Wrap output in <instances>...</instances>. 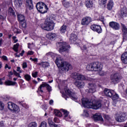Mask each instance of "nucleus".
I'll return each instance as SVG.
<instances>
[{"label":"nucleus","instance_id":"f257e3e1","mask_svg":"<svg viewBox=\"0 0 127 127\" xmlns=\"http://www.w3.org/2000/svg\"><path fill=\"white\" fill-rule=\"evenodd\" d=\"M82 105L84 108L93 109V110H99L102 108V103L100 101L95 100H89L87 98H83L81 100Z\"/></svg>","mask_w":127,"mask_h":127},{"label":"nucleus","instance_id":"f03ea898","mask_svg":"<svg viewBox=\"0 0 127 127\" xmlns=\"http://www.w3.org/2000/svg\"><path fill=\"white\" fill-rule=\"evenodd\" d=\"M55 63L59 70L62 71V72H68L69 69L71 70L72 69V65L67 62L63 61V58L60 55L56 58Z\"/></svg>","mask_w":127,"mask_h":127},{"label":"nucleus","instance_id":"7ed1b4c3","mask_svg":"<svg viewBox=\"0 0 127 127\" xmlns=\"http://www.w3.org/2000/svg\"><path fill=\"white\" fill-rule=\"evenodd\" d=\"M102 68L103 65L101 64V63L98 62L92 63L86 66V70L88 71H97L100 76H105L106 73L102 70Z\"/></svg>","mask_w":127,"mask_h":127},{"label":"nucleus","instance_id":"20e7f679","mask_svg":"<svg viewBox=\"0 0 127 127\" xmlns=\"http://www.w3.org/2000/svg\"><path fill=\"white\" fill-rule=\"evenodd\" d=\"M54 26H55L54 22H53L50 18H47L46 19L44 23L41 25V28L44 30L50 31L54 29Z\"/></svg>","mask_w":127,"mask_h":127},{"label":"nucleus","instance_id":"39448f33","mask_svg":"<svg viewBox=\"0 0 127 127\" xmlns=\"http://www.w3.org/2000/svg\"><path fill=\"white\" fill-rule=\"evenodd\" d=\"M72 77L74 80H77V81H92L93 80L91 77H87L77 72L72 73Z\"/></svg>","mask_w":127,"mask_h":127},{"label":"nucleus","instance_id":"423d86ee","mask_svg":"<svg viewBox=\"0 0 127 127\" xmlns=\"http://www.w3.org/2000/svg\"><path fill=\"white\" fill-rule=\"evenodd\" d=\"M36 7L39 12L40 13H46L48 10V7L46 4L43 2H39L36 5Z\"/></svg>","mask_w":127,"mask_h":127},{"label":"nucleus","instance_id":"0eeeda50","mask_svg":"<svg viewBox=\"0 0 127 127\" xmlns=\"http://www.w3.org/2000/svg\"><path fill=\"white\" fill-rule=\"evenodd\" d=\"M59 45L60 47L59 50L60 53L65 56L69 52V49L67 48V44L66 42H60Z\"/></svg>","mask_w":127,"mask_h":127},{"label":"nucleus","instance_id":"6e6552de","mask_svg":"<svg viewBox=\"0 0 127 127\" xmlns=\"http://www.w3.org/2000/svg\"><path fill=\"white\" fill-rule=\"evenodd\" d=\"M127 118V112H120L118 113L117 116L115 117L116 121L118 123H122V122H125Z\"/></svg>","mask_w":127,"mask_h":127},{"label":"nucleus","instance_id":"1a4fd4ad","mask_svg":"<svg viewBox=\"0 0 127 127\" xmlns=\"http://www.w3.org/2000/svg\"><path fill=\"white\" fill-rule=\"evenodd\" d=\"M121 79H122V76L119 73H112L110 76L111 80L114 84H118Z\"/></svg>","mask_w":127,"mask_h":127},{"label":"nucleus","instance_id":"9d476101","mask_svg":"<svg viewBox=\"0 0 127 127\" xmlns=\"http://www.w3.org/2000/svg\"><path fill=\"white\" fill-rule=\"evenodd\" d=\"M7 108L9 111H13V112H19V107L16 104L12 103V102H8L7 104Z\"/></svg>","mask_w":127,"mask_h":127},{"label":"nucleus","instance_id":"9b49d317","mask_svg":"<svg viewBox=\"0 0 127 127\" xmlns=\"http://www.w3.org/2000/svg\"><path fill=\"white\" fill-rule=\"evenodd\" d=\"M64 91L66 94L69 96V97H71L72 100H77L78 99V96H77L76 93L71 91V90H70L67 87L64 88Z\"/></svg>","mask_w":127,"mask_h":127},{"label":"nucleus","instance_id":"f8f14e48","mask_svg":"<svg viewBox=\"0 0 127 127\" xmlns=\"http://www.w3.org/2000/svg\"><path fill=\"white\" fill-rule=\"evenodd\" d=\"M44 87H46L47 90H48V92H51L52 91V88L51 86L49 84H47V83H45L41 84L40 87L38 88V91H37V92L39 91L41 92V93H43V90H42V88H44Z\"/></svg>","mask_w":127,"mask_h":127},{"label":"nucleus","instance_id":"ddd939ff","mask_svg":"<svg viewBox=\"0 0 127 127\" xmlns=\"http://www.w3.org/2000/svg\"><path fill=\"white\" fill-rule=\"evenodd\" d=\"M109 25L110 27H111V28H113L114 30H119L121 27L120 23L115 21L110 22Z\"/></svg>","mask_w":127,"mask_h":127},{"label":"nucleus","instance_id":"4468645a","mask_svg":"<svg viewBox=\"0 0 127 127\" xmlns=\"http://www.w3.org/2000/svg\"><path fill=\"white\" fill-rule=\"evenodd\" d=\"M91 29L93 30V31H96V32H97V33H102L103 30H102V28L101 27V26L98 25H92L90 26Z\"/></svg>","mask_w":127,"mask_h":127},{"label":"nucleus","instance_id":"2eb2a0df","mask_svg":"<svg viewBox=\"0 0 127 127\" xmlns=\"http://www.w3.org/2000/svg\"><path fill=\"white\" fill-rule=\"evenodd\" d=\"M92 22V18L89 16L83 17L81 20L82 25H88Z\"/></svg>","mask_w":127,"mask_h":127},{"label":"nucleus","instance_id":"dca6fc26","mask_svg":"<svg viewBox=\"0 0 127 127\" xmlns=\"http://www.w3.org/2000/svg\"><path fill=\"white\" fill-rule=\"evenodd\" d=\"M73 84L78 89H82V88H84V86H85V83H84V81H81L77 80H73Z\"/></svg>","mask_w":127,"mask_h":127},{"label":"nucleus","instance_id":"f3484780","mask_svg":"<svg viewBox=\"0 0 127 127\" xmlns=\"http://www.w3.org/2000/svg\"><path fill=\"white\" fill-rule=\"evenodd\" d=\"M94 122H104V119L100 114H96L92 117Z\"/></svg>","mask_w":127,"mask_h":127},{"label":"nucleus","instance_id":"a211bd4d","mask_svg":"<svg viewBox=\"0 0 127 127\" xmlns=\"http://www.w3.org/2000/svg\"><path fill=\"white\" fill-rule=\"evenodd\" d=\"M104 93L106 97H109V98H112L113 95L115 94V91L107 88L104 89Z\"/></svg>","mask_w":127,"mask_h":127},{"label":"nucleus","instance_id":"6ab92c4d","mask_svg":"<svg viewBox=\"0 0 127 127\" xmlns=\"http://www.w3.org/2000/svg\"><path fill=\"white\" fill-rule=\"evenodd\" d=\"M54 115L56 116V117H64V118H67L68 115H69L68 112H55Z\"/></svg>","mask_w":127,"mask_h":127},{"label":"nucleus","instance_id":"aec40b11","mask_svg":"<svg viewBox=\"0 0 127 127\" xmlns=\"http://www.w3.org/2000/svg\"><path fill=\"white\" fill-rule=\"evenodd\" d=\"M26 6L28 9L31 10L33 9V4L32 3V0H26Z\"/></svg>","mask_w":127,"mask_h":127},{"label":"nucleus","instance_id":"412c9836","mask_svg":"<svg viewBox=\"0 0 127 127\" xmlns=\"http://www.w3.org/2000/svg\"><path fill=\"white\" fill-rule=\"evenodd\" d=\"M89 93H95L96 92V85L94 84H88Z\"/></svg>","mask_w":127,"mask_h":127},{"label":"nucleus","instance_id":"4be33fe9","mask_svg":"<svg viewBox=\"0 0 127 127\" xmlns=\"http://www.w3.org/2000/svg\"><path fill=\"white\" fill-rule=\"evenodd\" d=\"M121 59L124 64H127V51L121 55Z\"/></svg>","mask_w":127,"mask_h":127},{"label":"nucleus","instance_id":"5701e85b","mask_svg":"<svg viewBox=\"0 0 127 127\" xmlns=\"http://www.w3.org/2000/svg\"><path fill=\"white\" fill-rule=\"evenodd\" d=\"M121 12V16L122 17H125L127 16V8L126 7H123V8H121L120 10Z\"/></svg>","mask_w":127,"mask_h":127},{"label":"nucleus","instance_id":"b1692460","mask_svg":"<svg viewBox=\"0 0 127 127\" xmlns=\"http://www.w3.org/2000/svg\"><path fill=\"white\" fill-rule=\"evenodd\" d=\"M85 5L86 7L91 8L94 5V3L92 0H86L85 1Z\"/></svg>","mask_w":127,"mask_h":127},{"label":"nucleus","instance_id":"393cba45","mask_svg":"<svg viewBox=\"0 0 127 127\" xmlns=\"http://www.w3.org/2000/svg\"><path fill=\"white\" fill-rule=\"evenodd\" d=\"M57 35L54 33H50L46 35V37L50 40H53Z\"/></svg>","mask_w":127,"mask_h":127},{"label":"nucleus","instance_id":"a878e982","mask_svg":"<svg viewBox=\"0 0 127 127\" xmlns=\"http://www.w3.org/2000/svg\"><path fill=\"white\" fill-rule=\"evenodd\" d=\"M69 40L71 43H74L77 40V35L74 33L71 34Z\"/></svg>","mask_w":127,"mask_h":127},{"label":"nucleus","instance_id":"bb28decb","mask_svg":"<svg viewBox=\"0 0 127 127\" xmlns=\"http://www.w3.org/2000/svg\"><path fill=\"white\" fill-rule=\"evenodd\" d=\"M17 18L19 22H23V21H25V17L21 14L17 15Z\"/></svg>","mask_w":127,"mask_h":127},{"label":"nucleus","instance_id":"cd10ccee","mask_svg":"<svg viewBox=\"0 0 127 127\" xmlns=\"http://www.w3.org/2000/svg\"><path fill=\"white\" fill-rule=\"evenodd\" d=\"M114 2H113V0H110V1L108 2V3L107 4V8L108 9V10H112Z\"/></svg>","mask_w":127,"mask_h":127},{"label":"nucleus","instance_id":"c85d7f7f","mask_svg":"<svg viewBox=\"0 0 127 127\" xmlns=\"http://www.w3.org/2000/svg\"><path fill=\"white\" fill-rule=\"evenodd\" d=\"M16 84V82L14 81H11L9 80H7V81H5L4 84L6 86H14Z\"/></svg>","mask_w":127,"mask_h":127},{"label":"nucleus","instance_id":"c756f323","mask_svg":"<svg viewBox=\"0 0 127 127\" xmlns=\"http://www.w3.org/2000/svg\"><path fill=\"white\" fill-rule=\"evenodd\" d=\"M8 13L9 14V15H12V16H14V17H15V12H14V10L12 9L11 7H9L8 10Z\"/></svg>","mask_w":127,"mask_h":127},{"label":"nucleus","instance_id":"7c9ffc66","mask_svg":"<svg viewBox=\"0 0 127 127\" xmlns=\"http://www.w3.org/2000/svg\"><path fill=\"white\" fill-rule=\"evenodd\" d=\"M38 65H41L43 68H47V67H49V66H50L48 62H42L38 64Z\"/></svg>","mask_w":127,"mask_h":127},{"label":"nucleus","instance_id":"2f4dec72","mask_svg":"<svg viewBox=\"0 0 127 127\" xmlns=\"http://www.w3.org/2000/svg\"><path fill=\"white\" fill-rule=\"evenodd\" d=\"M23 0H14V4L16 6H20L22 4Z\"/></svg>","mask_w":127,"mask_h":127},{"label":"nucleus","instance_id":"473e14b6","mask_svg":"<svg viewBox=\"0 0 127 127\" xmlns=\"http://www.w3.org/2000/svg\"><path fill=\"white\" fill-rule=\"evenodd\" d=\"M48 124L51 127H60V125L55 124L54 122L52 121H49Z\"/></svg>","mask_w":127,"mask_h":127},{"label":"nucleus","instance_id":"72a5a7b5","mask_svg":"<svg viewBox=\"0 0 127 127\" xmlns=\"http://www.w3.org/2000/svg\"><path fill=\"white\" fill-rule=\"evenodd\" d=\"M66 29H67V26L65 25H63L60 29L61 33H65L66 32Z\"/></svg>","mask_w":127,"mask_h":127},{"label":"nucleus","instance_id":"f704fd0d","mask_svg":"<svg viewBox=\"0 0 127 127\" xmlns=\"http://www.w3.org/2000/svg\"><path fill=\"white\" fill-rule=\"evenodd\" d=\"M64 7L66 8H68V7H70V3L68 1H66L65 0H63L62 1Z\"/></svg>","mask_w":127,"mask_h":127},{"label":"nucleus","instance_id":"c9c22d12","mask_svg":"<svg viewBox=\"0 0 127 127\" xmlns=\"http://www.w3.org/2000/svg\"><path fill=\"white\" fill-rule=\"evenodd\" d=\"M121 26L122 27L123 34H127V28L125 24L121 23Z\"/></svg>","mask_w":127,"mask_h":127},{"label":"nucleus","instance_id":"e433bc0d","mask_svg":"<svg viewBox=\"0 0 127 127\" xmlns=\"http://www.w3.org/2000/svg\"><path fill=\"white\" fill-rule=\"evenodd\" d=\"M113 101H115V100H118L120 98L119 95L115 92V94L111 97Z\"/></svg>","mask_w":127,"mask_h":127},{"label":"nucleus","instance_id":"4c0bfd02","mask_svg":"<svg viewBox=\"0 0 127 127\" xmlns=\"http://www.w3.org/2000/svg\"><path fill=\"white\" fill-rule=\"evenodd\" d=\"M108 0H99V4L100 5H104V6H106V3H107V1Z\"/></svg>","mask_w":127,"mask_h":127},{"label":"nucleus","instance_id":"58836bf2","mask_svg":"<svg viewBox=\"0 0 127 127\" xmlns=\"http://www.w3.org/2000/svg\"><path fill=\"white\" fill-rule=\"evenodd\" d=\"M19 46V44L17 43L15 45H14L13 47V50L15 52H18V47Z\"/></svg>","mask_w":127,"mask_h":127},{"label":"nucleus","instance_id":"ea45409f","mask_svg":"<svg viewBox=\"0 0 127 127\" xmlns=\"http://www.w3.org/2000/svg\"><path fill=\"white\" fill-rule=\"evenodd\" d=\"M19 105L25 108V109H28L29 106L25 103H22V102H18Z\"/></svg>","mask_w":127,"mask_h":127},{"label":"nucleus","instance_id":"a19ab883","mask_svg":"<svg viewBox=\"0 0 127 127\" xmlns=\"http://www.w3.org/2000/svg\"><path fill=\"white\" fill-rule=\"evenodd\" d=\"M20 27H22V28H25L26 27V22H25V21L20 22Z\"/></svg>","mask_w":127,"mask_h":127},{"label":"nucleus","instance_id":"79ce46f5","mask_svg":"<svg viewBox=\"0 0 127 127\" xmlns=\"http://www.w3.org/2000/svg\"><path fill=\"white\" fill-rule=\"evenodd\" d=\"M29 127H37V124L36 122H34L30 123L28 126Z\"/></svg>","mask_w":127,"mask_h":127},{"label":"nucleus","instance_id":"37998d69","mask_svg":"<svg viewBox=\"0 0 127 127\" xmlns=\"http://www.w3.org/2000/svg\"><path fill=\"white\" fill-rule=\"evenodd\" d=\"M24 78L26 81H30V80H31V76L29 74H25Z\"/></svg>","mask_w":127,"mask_h":127},{"label":"nucleus","instance_id":"c03bdc74","mask_svg":"<svg viewBox=\"0 0 127 127\" xmlns=\"http://www.w3.org/2000/svg\"><path fill=\"white\" fill-rule=\"evenodd\" d=\"M46 55V56H48V57H52V58H53L56 55L52 52H49L47 53Z\"/></svg>","mask_w":127,"mask_h":127},{"label":"nucleus","instance_id":"a18cd8bd","mask_svg":"<svg viewBox=\"0 0 127 127\" xmlns=\"http://www.w3.org/2000/svg\"><path fill=\"white\" fill-rule=\"evenodd\" d=\"M39 127H47V123L45 121L41 122Z\"/></svg>","mask_w":127,"mask_h":127},{"label":"nucleus","instance_id":"49530a36","mask_svg":"<svg viewBox=\"0 0 127 127\" xmlns=\"http://www.w3.org/2000/svg\"><path fill=\"white\" fill-rule=\"evenodd\" d=\"M103 118L105 119V120H107V121H110L111 120V117H110V116L106 114L103 115Z\"/></svg>","mask_w":127,"mask_h":127},{"label":"nucleus","instance_id":"de8ad7c7","mask_svg":"<svg viewBox=\"0 0 127 127\" xmlns=\"http://www.w3.org/2000/svg\"><path fill=\"white\" fill-rule=\"evenodd\" d=\"M123 42L127 41V34H123Z\"/></svg>","mask_w":127,"mask_h":127},{"label":"nucleus","instance_id":"09e8293b","mask_svg":"<svg viewBox=\"0 0 127 127\" xmlns=\"http://www.w3.org/2000/svg\"><path fill=\"white\" fill-rule=\"evenodd\" d=\"M3 109H4V104L1 102H0V111H2Z\"/></svg>","mask_w":127,"mask_h":127},{"label":"nucleus","instance_id":"8fccbe9b","mask_svg":"<svg viewBox=\"0 0 127 127\" xmlns=\"http://www.w3.org/2000/svg\"><path fill=\"white\" fill-rule=\"evenodd\" d=\"M13 74L14 75H15V76H17V77H19V78H21V76H20V75L18 72H16L14 69H13Z\"/></svg>","mask_w":127,"mask_h":127},{"label":"nucleus","instance_id":"3c124183","mask_svg":"<svg viewBox=\"0 0 127 127\" xmlns=\"http://www.w3.org/2000/svg\"><path fill=\"white\" fill-rule=\"evenodd\" d=\"M37 75H38V72L37 71H35V72H33L32 73V76L34 78H36V77H37Z\"/></svg>","mask_w":127,"mask_h":127},{"label":"nucleus","instance_id":"603ef678","mask_svg":"<svg viewBox=\"0 0 127 127\" xmlns=\"http://www.w3.org/2000/svg\"><path fill=\"white\" fill-rule=\"evenodd\" d=\"M83 117H85V118H88L89 117V113L87 112H84L82 114Z\"/></svg>","mask_w":127,"mask_h":127},{"label":"nucleus","instance_id":"864d4df0","mask_svg":"<svg viewBox=\"0 0 127 127\" xmlns=\"http://www.w3.org/2000/svg\"><path fill=\"white\" fill-rule=\"evenodd\" d=\"M22 67L23 69H25V68H27V64H26V63H23L22 64Z\"/></svg>","mask_w":127,"mask_h":127},{"label":"nucleus","instance_id":"5fc2aeb1","mask_svg":"<svg viewBox=\"0 0 127 127\" xmlns=\"http://www.w3.org/2000/svg\"><path fill=\"white\" fill-rule=\"evenodd\" d=\"M61 93H62V96L63 97V98H64V99H65V100H67V96H66L65 95V94L64 93H63L62 91H61Z\"/></svg>","mask_w":127,"mask_h":127},{"label":"nucleus","instance_id":"6e6d98bb","mask_svg":"<svg viewBox=\"0 0 127 127\" xmlns=\"http://www.w3.org/2000/svg\"><path fill=\"white\" fill-rule=\"evenodd\" d=\"M54 123H58V118L57 117H55L54 119Z\"/></svg>","mask_w":127,"mask_h":127},{"label":"nucleus","instance_id":"4d7b16f0","mask_svg":"<svg viewBox=\"0 0 127 127\" xmlns=\"http://www.w3.org/2000/svg\"><path fill=\"white\" fill-rule=\"evenodd\" d=\"M12 39H13V40H14L15 43H16V42H17V41H18V40H15V39H16V36H13L12 37Z\"/></svg>","mask_w":127,"mask_h":127},{"label":"nucleus","instance_id":"13d9d810","mask_svg":"<svg viewBox=\"0 0 127 127\" xmlns=\"http://www.w3.org/2000/svg\"><path fill=\"white\" fill-rule=\"evenodd\" d=\"M33 51H29L28 52V55H33Z\"/></svg>","mask_w":127,"mask_h":127},{"label":"nucleus","instance_id":"bf43d9fd","mask_svg":"<svg viewBox=\"0 0 127 127\" xmlns=\"http://www.w3.org/2000/svg\"><path fill=\"white\" fill-rule=\"evenodd\" d=\"M81 49L82 50H87V46H86V45H83Z\"/></svg>","mask_w":127,"mask_h":127},{"label":"nucleus","instance_id":"052dcab7","mask_svg":"<svg viewBox=\"0 0 127 127\" xmlns=\"http://www.w3.org/2000/svg\"><path fill=\"white\" fill-rule=\"evenodd\" d=\"M4 127V125L3 124V121H1L0 122V127Z\"/></svg>","mask_w":127,"mask_h":127},{"label":"nucleus","instance_id":"680f3d73","mask_svg":"<svg viewBox=\"0 0 127 127\" xmlns=\"http://www.w3.org/2000/svg\"><path fill=\"white\" fill-rule=\"evenodd\" d=\"M16 71H17V72H19V73H21L22 72L21 70H20V67H19V66H18L17 67Z\"/></svg>","mask_w":127,"mask_h":127},{"label":"nucleus","instance_id":"e2e57ef3","mask_svg":"<svg viewBox=\"0 0 127 127\" xmlns=\"http://www.w3.org/2000/svg\"><path fill=\"white\" fill-rule=\"evenodd\" d=\"M0 19L1 20H3V19H4V17L1 15H0Z\"/></svg>","mask_w":127,"mask_h":127},{"label":"nucleus","instance_id":"0e129e2a","mask_svg":"<svg viewBox=\"0 0 127 127\" xmlns=\"http://www.w3.org/2000/svg\"><path fill=\"white\" fill-rule=\"evenodd\" d=\"M2 58L3 60H7V58L5 56H3Z\"/></svg>","mask_w":127,"mask_h":127},{"label":"nucleus","instance_id":"69168bd1","mask_svg":"<svg viewBox=\"0 0 127 127\" xmlns=\"http://www.w3.org/2000/svg\"><path fill=\"white\" fill-rule=\"evenodd\" d=\"M53 100H50L49 104L50 105H53Z\"/></svg>","mask_w":127,"mask_h":127},{"label":"nucleus","instance_id":"338daca9","mask_svg":"<svg viewBox=\"0 0 127 127\" xmlns=\"http://www.w3.org/2000/svg\"><path fill=\"white\" fill-rule=\"evenodd\" d=\"M60 111L61 112H68V111L66 110H64V109H61L60 110Z\"/></svg>","mask_w":127,"mask_h":127},{"label":"nucleus","instance_id":"774afa93","mask_svg":"<svg viewBox=\"0 0 127 127\" xmlns=\"http://www.w3.org/2000/svg\"><path fill=\"white\" fill-rule=\"evenodd\" d=\"M33 61H34V62H37L38 59L37 58L33 59Z\"/></svg>","mask_w":127,"mask_h":127}]
</instances>
